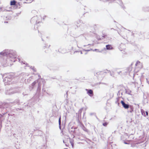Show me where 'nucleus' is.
<instances>
[{"instance_id": "obj_1", "label": "nucleus", "mask_w": 149, "mask_h": 149, "mask_svg": "<svg viewBox=\"0 0 149 149\" xmlns=\"http://www.w3.org/2000/svg\"><path fill=\"white\" fill-rule=\"evenodd\" d=\"M0 54L4 56H7L8 57L7 59L6 60V62L4 61L2 63L4 67H6L9 65V63H7L9 61L15 62L16 60V59H15L16 53L15 51L12 50H7L1 52Z\"/></svg>"}, {"instance_id": "obj_2", "label": "nucleus", "mask_w": 149, "mask_h": 149, "mask_svg": "<svg viewBox=\"0 0 149 149\" xmlns=\"http://www.w3.org/2000/svg\"><path fill=\"white\" fill-rule=\"evenodd\" d=\"M2 76L3 78L4 77L3 79V81L5 85L10 84L12 79L13 77L12 74H4Z\"/></svg>"}, {"instance_id": "obj_3", "label": "nucleus", "mask_w": 149, "mask_h": 149, "mask_svg": "<svg viewBox=\"0 0 149 149\" xmlns=\"http://www.w3.org/2000/svg\"><path fill=\"white\" fill-rule=\"evenodd\" d=\"M38 77L39 78H40L41 76L39 74H38ZM42 79H40V78L38 79V80H36L34 82H33L32 84L31 85L32 86V88H33L35 86V85L38 82V90H39L40 91L41 88H40V86H41V84L40 83V81L41 80H42Z\"/></svg>"}, {"instance_id": "obj_4", "label": "nucleus", "mask_w": 149, "mask_h": 149, "mask_svg": "<svg viewBox=\"0 0 149 149\" xmlns=\"http://www.w3.org/2000/svg\"><path fill=\"white\" fill-rule=\"evenodd\" d=\"M19 92V91L17 89L13 88L7 91L6 92V94L7 95H11L16 93Z\"/></svg>"}, {"instance_id": "obj_5", "label": "nucleus", "mask_w": 149, "mask_h": 149, "mask_svg": "<svg viewBox=\"0 0 149 149\" xmlns=\"http://www.w3.org/2000/svg\"><path fill=\"white\" fill-rule=\"evenodd\" d=\"M41 17L40 16L38 17L37 16H36L33 17L31 19V22L32 23H36V24L40 22H38L40 19Z\"/></svg>"}, {"instance_id": "obj_6", "label": "nucleus", "mask_w": 149, "mask_h": 149, "mask_svg": "<svg viewBox=\"0 0 149 149\" xmlns=\"http://www.w3.org/2000/svg\"><path fill=\"white\" fill-rule=\"evenodd\" d=\"M121 103L125 109H128L129 108L130 105L128 104H126L123 101H121Z\"/></svg>"}, {"instance_id": "obj_7", "label": "nucleus", "mask_w": 149, "mask_h": 149, "mask_svg": "<svg viewBox=\"0 0 149 149\" xmlns=\"http://www.w3.org/2000/svg\"><path fill=\"white\" fill-rule=\"evenodd\" d=\"M129 107L128 108L129 109L127 111V112L128 113H132L134 111V107L132 105H130Z\"/></svg>"}, {"instance_id": "obj_8", "label": "nucleus", "mask_w": 149, "mask_h": 149, "mask_svg": "<svg viewBox=\"0 0 149 149\" xmlns=\"http://www.w3.org/2000/svg\"><path fill=\"white\" fill-rule=\"evenodd\" d=\"M125 45L123 43H121L119 45V49L121 51H122L125 49Z\"/></svg>"}, {"instance_id": "obj_9", "label": "nucleus", "mask_w": 149, "mask_h": 149, "mask_svg": "<svg viewBox=\"0 0 149 149\" xmlns=\"http://www.w3.org/2000/svg\"><path fill=\"white\" fill-rule=\"evenodd\" d=\"M86 90L87 91V93L88 94L91 96L93 95V91L92 90L90 89L89 90L86 89Z\"/></svg>"}, {"instance_id": "obj_10", "label": "nucleus", "mask_w": 149, "mask_h": 149, "mask_svg": "<svg viewBox=\"0 0 149 149\" xmlns=\"http://www.w3.org/2000/svg\"><path fill=\"white\" fill-rule=\"evenodd\" d=\"M106 49L107 50H110L112 49V47L110 45H106Z\"/></svg>"}, {"instance_id": "obj_11", "label": "nucleus", "mask_w": 149, "mask_h": 149, "mask_svg": "<svg viewBox=\"0 0 149 149\" xmlns=\"http://www.w3.org/2000/svg\"><path fill=\"white\" fill-rule=\"evenodd\" d=\"M16 1H12L10 2L11 5H14L15 4Z\"/></svg>"}, {"instance_id": "obj_12", "label": "nucleus", "mask_w": 149, "mask_h": 149, "mask_svg": "<svg viewBox=\"0 0 149 149\" xmlns=\"http://www.w3.org/2000/svg\"><path fill=\"white\" fill-rule=\"evenodd\" d=\"M141 113L144 116H145V111L143 110V109H141Z\"/></svg>"}, {"instance_id": "obj_13", "label": "nucleus", "mask_w": 149, "mask_h": 149, "mask_svg": "<svg viewBox=\"0 0 149 149\" xmlns=\"http://www.w3.org/2000/svg\"><path fill=\"white\" fill-rule=\"evenodd\" d=\"M17 59L18 60V61H19L20 62H22V63H23V64H26V66H27V65H28V64H27V63L25 64V62H23L22 61H21V60L19 58H18Z\"/></svg>"}, {"instance_id": "obj_14", "label": "nucleus", "mask_w": 149, "mask_h": 149, "mask_svg": "<svg viewBox=\"0 0 149 149\" xmlns=\"http://www.w3.org/2000/svg\"><path fill=\"white\" fill-rule=\"evenodd\" d=\"M108 124V123H107V122H105L104 123H103V125L104 126H105V127H106L107 126V125Z\"/></svg>"}, {"instance_id": "obj_15", "label": "nucleus", "mask_w": 149, "mask_h": 149, "mask_svg": "<svg viewBox=\"0 0 149 149\" xmlns=\"http://www.w3.org/2000/svg\"><path fill=\"white\" fill-rule=\"evenodd\" d=\"M141 64V63L140 62H139V61H137L135 64L136 65V66L138 65L139 64Z\"/></svg>"}, {"instance_id": "obj_16", "label": "nucleus", "mask_w": 149, "mask_h": 149, "mask_svg": "<svg viewBox=\"0 0 149 149\" xmlns=\"http://www.w3.org/2000/svg\"><path fill=\"white\" fill-rule=\"evenodd\" d=\"M83 130L86 131V132H88V130H87L86 129V128H85L84 127V128H83Z\"/></svg>"}, {"instance_id": "obj_17", "label": "nucleus", "mask_w": 149, "mask_h": 149, "mask_svg": "<svg viewBox=\"0 0 149 149\" xmlns=\"http://www.w3.org/2000/svg\"><path fill=\"white\" fill-rule=\"evenodd\" d=\"M81 110L82 109H80L79 111H78V115H79L80 114H81Z\"/></svg>"}, {"instance_id": "obj_18", "label": "nucleus", "mask_w": 149, "mask_h": 149, "mask_svg": "<svg viewBox=\"0 0 149 149\" xmlns=\"http://www.w3.org/2000/svg\"><path fill=\"white\" fill-rule=\"evenodd\" d=\"M70 143L71 144L72 147H73V141L72 140H71L70 141Z\"/></svg>"}, {"instance_id": "obj_19", "label": "nucleus", "mask_w": 149, "mask_h": 149, "mask_svg": "<svg viewBox=\"0 0 149 149\" xmlns=\"http://www.w3.org/2000/svg\"><path fill=\"white\" fill-rule=\"evenodd\" d=\"M58 122H59V125H61V117H60L59 118Z\"/></svg>"}, {"instance_id": "obj_20", "label": "nucleus", "mask_w": 149, "mask_h": 149, "mask_svg": "<svg viewBox=\"0 0 149 149\" xmlns=\"http://www.w3.org/2000/svg\"><path fill=\"white\" fill-rule=\"evenodd\" d=\"M107 36V35H104L103 34L102 36V37L104 38H106Z\"/></svg>"}, {"instance_id": "obj_21", "label": "nucleus", "mask_w": 149, "mask_h": 149, "mask_svg": "<svg viewBox=\"0 0 149 149\" xmlns=\"http://www.w3.org/2000/svg\"><path fill=\"white\" fill-rule=\"evenodd\" d=\"M93 51H96L97 52H99L98 49H96L93 50Z\"/></svg>"}, {"instance_id": "obj_22", "label": "nucleus", "mask_w": 149, "mask_h": 149, "mask_svg": "<svg viewBox=\"0 0 149 149\" xmlns=\"http://www.w3.org/2000/svg\"><path fill=\"white\" fill-rule=\"evenodd\" d=\"M3 9V8H0V10H2L3 11H4L5 10V9Z\"/></svg>"}, {"instance_id": "obj_23", "label": "nucleus", "mask_w": 149, "mask_h": 149, "mask_svg": "<svg viewBox=\"0 0 149 149\" xmlns=\"http://www.w3.org/2000/svg\"><path fill=\"white\" fill-rule=\"evenodd\" d=\"M31 68L34 71H36V69L34 68H32V67H31Z\"/></svg>"}, {"instance_id": "obj_24", "label": "nucleus", "mask_w": 149, "mask_h": 149, "mask_svg": "<svg viewBox=\"0 0 149 149\" xmlns=\"http://www.w3.org/2000/svg\"><path fill=\"white\" fill-rule=\"evenodd\" d=\"M146 115L147 116H148V112L147 111H146Z\"/></svg>"}, {"instance_id": "obj_25", "label": "nucleus", "mask_w": 149, "mask_h": 149, "mask_svg": "<svg viewBox=\"0 0 149 149\" xmlns=\"http://www.w3.org/2000/svg\"><path fill=\"white\" fill-rule=\"evenodd\" d=\"M29 1H30V2H32L33 0H28Z\"/></svg>"}, {"instance_id": "obj_26", "label": "nucleus", "mask_w": 149, "mask_h": 149, "mask_svg": "<svg viewBox=\"0 0 149 149\" xmlns=\"http://www.w3.org/2000/svg\"><path fill=\"white\" fill-rule=\"evenodd\" d=\"M84 50L85 51H90V50Z\"/></svg>"}, {"instance_id": "obj_27", "label": "nucleus", "mask_w": 149, "mask_h": 149, "mask_svg": "<svg viewBox=\"0 0 149 149\" xmlns=\"http://www.w3.org/2000/svg\"><path fill=\"white\" fill-rule=\"evenodd\" d=\"M121 72V71H120V72H118V74H120V72Z\"/></svg>"}, {"instance_id": "obj_28", "label": "nucleus", "mask_w": 149, "mask_h": 149, "mask_svg": "<svg viewBox=\"0 0 149 149\" xmlns=\"http://www.w3.org/2000/svg\"><path fill=\"white\" fill-rule=\"evenodd\" d=\"M111 29H112V30H113H113H114V29H113V28H111Z\"/></svg>"}, {"instance_id": "obj_29", "label": "nucleus", "mask_w": 149, "mask_h": 149, "mask_svg": "<svg viewBox=\"0 0 149 149\" xmlns=\"http://www.w3.org/2000/svg\"><path fill=\"white\" fill-rule=\"evenodd\" d=\"M81 54H82V52H81Z\"/></svg>"}, {"instance_id": "obj_30", "label": "nucleus", "mask_w": 149, "mask_h": 149, "mask_svg": "<svg viewBox=\"0 0 149 149\" xmlns=\"http://www.w3.org/2000/svg\"><path fill=\"white\" fill-rule=\"evenodd\" d=\"M124 143H125V144H127V143H126V142H125Z\"/></svg>"}, {"instance_id": "obj_31", "label": "nucleus", "mask_w": 149, "mask_h": 149, "mask_svg": "<svg viewBox=\"0 0 149 149\" xmlns=\"http://www.w3.org/2000/svg\"><path fill=\"white\" fill-rule=\"evenodd\" d=\"M64 149H67V148H65Z\"/></svg>"}]
</instances>
